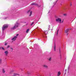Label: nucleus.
I'll use <instances>...</instances> for the list:
<instances>
[{
	"label": "nucleus",
	"mask_w": 76,
	"mask_h": 76,
	"mask_svg": "<svg viewBox=\"0 0 76 76\" xmlns=\"http://www.w3.org/2000/svg\"><path fill=\"white\" fill-rule=\"evenodd\" d=\"M32 11H31V12H30V15H29V16H31L32 15Z\"/></svg>",
	"instance_id": "nucleus-14"
},
{
	"label": "nucleus",
	"mask_w": 76,
	"mask_h": 76,
	"mask_svg": "<svg viewBox=\"0 0 76 76\" xmlns=\"http://www.w3.org/2000/svg\"><path fill=\"white\" fill-rule=\"evenodd\" d=\"M11 51H13V48H11Z\"/></svg>",
	"instance_id": "nucleus-18"
},
{
	"label": "nucleus",
	"mask_w": 76,
	"mask_h": 76,
	"mask_svg": "<svg viewBox=\"0 0 76 76\" xmlns=\"http://www.w3.org/2000/svg\"><path fill=\"white\" fill-rule=\"evenodd\" d=\"M46 37V38H47V37L46 36V37Z\"/></svg>",
	"instance_id": "nucleus-29"
},
{
	"label": "nucleus",
	"mask_w": 76,
	"mask_h": 76,
	"mask_svg": "<svg viewBox=\"0 0 76 76\" xmlns=\"http://www.w3.org/2000/svg\"><path fill=\"white\" fill-rule=\"evenodd\" d=\"M49 28H50V26H49Z\"/></svg>",
	"instance_id": "nucleus-32"
},
{
	"label": "nucleus",
	"mask_w": 76,
	"mask_h": 76,
	"mask_svg": "<svg viewBox=\"0 0 76 76\" xmlns=\"http://www.w3.org/2000/svg\"><path fill=\"white\" fill-rule=\"evenodd\" d=\"M10 47V46L9 45H8L7 47V48H8Z\"/></svg>",
	"instance_id": "nucleus-21"
},
{
	"label": "nucleus",
	"mask_w": 76,
	"mask_h": 76,
	"mask_svg": "<svg viewBox=\"0 0 76 76\" xmlns=\"http://www.w3.org/2000/svg\"><path fill=\"white\" fill-rule=\"evenodd\" d=\"M51 60V58H49V61H50Z\"/></svg>",
	"instance_id": "nucleus-22"
},
{
	"label": "nucleus",
	"mask_w": 76,
	"mask_h": 76,
	"mask_svg": "<svg viewBox=\"0 0 76 76\" xmlns=\"http://www.w3.org/2000/svg\"><path fill=\"white\" fill-rule=\"evenodd\" d=\"M7 27H8V25L7 24H5L3 25L2 28V31H3V32H4L3 31H4L5 29H6Z\"/></svg>",
	"instance_id": "nucleus-1"
},
{
	"label": "nucleus",
	"mask_w": 76,
	"mask_h": 76,
	"mask_svg": "<svg viewBox=\"0 0 76 76\" xmlns=\"http://www.w3.org/2000/svg\"><path fill=\"white\" fill-rule=\"evenodd\" d=\"M69 31V29H67L65 31V33H67Z\"/></svg>",
	"instance_id": "nucleus-11"
},
{
	"label": "nucleus",
	"mask_w": 76,
	"mask_h": 76,
	"mask_svg": "<svg viewBox=\"0 0 76 76\" xmlns=\"http://www.w3.org/2000/svg\"><path fill=\"white\" fill-rule=\"evenodd\" d=\"M7 43H5V45H7Z\"/></svg>",
	"instance_id": "nucleus-23"
},
{
	"label": "nucleus",
	"mask_w": 76,
	"mask_h": 76,
	"mask_svg": "<svg viewBox=\"0 0 76 76\" xmlns=\"http://www.w3.org/2000/svg\"><path fill=\"white\" fill-rule=\"evenodd\" d=\"M1 47H0V49H1Z\"/></svg>",
	"instance_id": "nucleus-27"
},
{
	"label": "nucleus",
	"mask_w": 76,
	"mask_h": 76,
	"mask_svg": "<svg viewBox=\"0 0 76 76\" xmlns=\"http://www.w3.org/2000/svg\"><path fill=\"white\" fill-rule=\"evenodd\" d=\"M54 3H55V2H54Z\"/></svg>",
	"instance_id": "nucleus-36"
},
{
	"label": "nucleus",
	"mask_w": 76,
	"mask_h": 76,
	"mask_svg": "<svg viewBox=\"0 0 76 76\" xmlns=\"http://www.w3.org/2000/svg\"><path fill=\"white\" fill-rule=\"evenodd\" d=\"M34 22H33L31 23V26H32V25H33V24H34Z\"/></svg>",
	"instance_id": "nucleus-19"
},
{
	"label": "nucleus",
	"mask_w": 76,
	"mask_h": 76,
	"mask_svg": "<svg viewBox=\"0 0 76 76\" xmlns=\"http://www.w3.org/2000/svg\"><path fill=\"white\" fill-rule=\"evenodd\" d=\"M1 63V59H0V64Z\"/></svg>",
	"instance_id": "nucleus-17"
},
{
	"label": "nucleus",
	"mask_w": 76,
	"mask_h": 76,
	"mask_svg": "<svg viewBox=\"0 0 76 76\" xmlns=\"http://www.w3.org/2000/svg\"><path fill=\"white\" fill-rule=\"evenodd\" d=\"M64 16H66V14H64Z\"/></svg>",
	"instance_id": "nucleus-25"
},
{
	"label": "nucleus",
	"mask_w": 76,
	"mask_h": 76,
	"mask_svg": "<svg viewBox=\"0 0 76 76\" xmlns=\"http://www.w3.org/2000/svg\"><path fill=\"white\" fill-rule=\"evenodd\" d=\"M18 25H19V23H17L13 27H12L11 28V29H16V28H17L18 26Z\"/></svg>",
	"instance_id": "nucleus-3"
},
{
	"label": "nucleus",
	"mask_w": 76,
	"mask_h": 76,
	"mask_svg": "<svg viewBox=\"0 0 76 76\" xmlns=\"http://www.w3.org/2000/svg\"><path fill=\"white\" fill-rule=\"evenodd\" d=\"M58 29L57 31V32H56V35H57L58 34Z\"/></svg>",
	"instance_id": "nucleus-16"
},
{
	"label": "nucleus",
	"mask_w": 76,
	"mask_h": 76,
	"mask_svg": "<svg viewBox=\"0 0 76 76\" xmlns=\"http://www.w3.org/2000/svg\"><path fill=\"white\" fill-rule=\"evenodd\" d=\"M27 74L29 75H30V72H27Z\"/></svg>",
	"instance_id": "nucleus-20"
},
{
	"label": "nucleus",
	"mask_w": 76,
	"mask_h": 76,
	"mask_svg": "<svg viewBox=\"0 0 76 76\" xmlns=\"http://www.w3.org/2000/svg\"><path fill=\"white\" fill-rule=\"evenodd\" d=\"M31 5H35V6H38V4H35L34 3H33L31 4Z\"/></svg>",
	"instance_id": "nucleus-6"
},
{
	"label": "nucleus",
	"mask_w": 76,
	"mask_h": 76,
	"mask_svg": "<svg viewBox=\"0 0 76 76\" xmlns=\"http://www.w3.org/2000/svg\"><path fill=\"white\" fill-rule=\"evenodd\" d=\"M8 51H6L5 52V54L6 55V56H7V54H8Z\"/></svg>",
	"instance_id": "nucleus-7"
},
{
	"label": "nucleus",
	"mask_w": 76,
	"mask_h": 76,
	"mask_svg": "<svg viewBox=\"0 0 76 76\" xmlns=\"http://www.w3.org/2000/svg\"><path fill=\"white\" fill-rule=\"evenodd\" d=\"M63 21L62 22V23H63Z\"/></svg>",
	"instance_id": "nucleus-34"
},
{
	"label": "nucleus",
	"mask_w": 76,
	"mask_h": 76,
	"mask_svg": "<svg viewBox=\"0 0 76 76\" xmlns=\"http://www.w3.org/2000/svg\"><path fill=\"white\" fill-rule=\"evenodd\" d=\"M70 6H72V4H71Z\"/></svg>",
	"instance_id": "nucleus-30"
},
{
	"label": "nucleus",
	"mask_w": 76,
	"mask_h": 76,
	"mask_svg": "<svg viewBox=\"0 0 76 76\" xmlns=\"http://www.w3.org/2000/svg\"><path fill=\"white\" fill-rule=\"evenodd\" d=\"M44 32L45 34H47L48 33V31H44Z\"/></svg>",
	"instance_id": "nucleus-9"
},
{
	"label": "nucleus",
	"mask_w": 76,
	"mask_h": 76,
	"mask_svg": "<svg viewBox=\"0 0 76 76\" xmlns=\"http://www.w3.org/2000/svg\"><path fill=\"white\" fill-rule=\"evenodd\" d=\"M18 35H19V34H17L16 35V36L14 37L12 39V41H15L16 39V38H17V36H18Z\"/></svg>",
	"instance_id": "nucleus-4"
},
{
	"label": "nucleus",
	"mask_w": 76,
	"mask_h": 76,
	"mask_svg": "<svg viewBox=\"0 0 76 76\" xmlns=\"http://www.w3.org/2000/svg\"><path fill=\"white\" fill-rule=\"evenodd\" d=\"M56 22H58L59 23H61V19L60 18H58L56 19Z\"/></svg>",
	"instance_id": "nucleus-2"
},
{
	"label": "nucleus",
	"mask_w": 76,
	"mask_h": 76,
	"mask_svg": "<svg viewBox=\"0 0 76 76\" xmlns=\"http://www.w3.org/2000/svg\"><path fill=\"white\" fill-rule=\"evenodd\" d=\"M43 67H45V68H47V67H48V66L46 65H44Z\"/></svg>",
	"instance_id": "nucleus-8"
},
{
	"label": "nucleus",
	"mask_w": 76,
	"mask_h": 76,
	"mask_svg": "<svg viewBox=\"0 0 76 76\" xmlns=\"http://www.w3.org/2000/svg\"><path fill=\"white\" fill-rule=\"evenodd\" d=\"M61 74V72H58V75L57 76H59Z\"/></svg>",
	"instance_id": "nucleus-10"
},
{
	"label": "nucleus",
	"mask_w": 76,
	"mask_h": 76,
	"mask_svg": "<svg viewBox=\"0 0 76 76\" xmlns=\"http://www.w3.org/2000/svg\"><path fill=\"white\" fill-rule=\"evenodd\" d=\"M29 31V29H28L26 31V33H28Z\"/></svg>",
	"instance_id": "nucleus-12"
},
{
	"label": "nucleus",
	"mask_w": 76,
	"mask_h": 76,
	"mask_svg": "<svg viewBox=\"0 0 76 76\" xmlns=\"http://www.w3.org/2000/svg\"><path fill=\"white\" fill-rule=\"evenodd\" d=\"M68 69H69V66L68 67Z\"/></svg>",
	"instance_id": "nucleus-28"
},
{
	"label": "nucleus",
	"mask_w": 76,
	"mask_h": 76,
	"mask_svg": "<svg viewBox=\"0 0 76 76\" xmlns=\"http://www.w3.org/2000/svg\"><path fill=\"white\" fill-rule=\"evenodd\" d=\"M54 51H56V45L55 44H54Z\"/></svg>",
	"instance_id": "nucleus-13"
},
{
	"label": "nucleus",
	"mask_w": 76,
	"mask_h": 76,
	"mask_svg": "<svg viewBox=\"0 0 76 76\" xmlns=\"http://www.w3.org/2000/svg\"><path fill=\"white\" fill-rule=\"evenodd\" d=\"M30 12V10H28V11L27 12L28 13V12Z\"/></svg>",
	"instance_id": "nucleus-26"
},
{
	"label": "nucleus",
	"mask_w": 76,
	"mask_h": 76,
	"mask_svg": "<svg viewBox=\"0 0 76 76\" xmlns=\"http://www.w3.org/2000/svg\"><path fill=\"white\" fill-rule=\"evenodd\" d=\"M2 72L4 73H5V71L4 70V69H3L2 70Z\"/></svg>",
	"instance_id": "nucleus-15"
},
{
	"label": "nucleus",
	"mask_w": 76,
	"mask_h": 76,
	"mask_svg": "<svg viewBox=\"0 0 76 76\" xmlns=\"http://www.w3.org/2000/svg\"><path fill=\"white\" fill-rule=\"evenodd\" d=\"M17 75H19V74L18 73H14L12 76H17Z\"/></svg>",
	"instance_id": "nucleus-5"
},
{
	"label": "nucleus",
	"mask_w": 76,
	"mask_h": 76,
	"mask_svg": "<svg viewBox=\"0 0 76 76\" xmlns=\"http://www.w3.org/2000/svg\"><path fill=\"white\" fill-rule=\"evenodd\" d=\"M2 50H4V48H3V47L2 48Z\"/></svg>",
	"instance_id": "nucleus-24"
},
{
	"label": "nucleus",
	"mask_w": 76,
	"mask_h": 76,
	"mask_svg": "<svg viewBox=\"0 0 76 76\" xmlns=\"http://www.w3.org/2000/svg\"><path fill=\"white\" fill-rule=\"evenodd\" d=\"M66 69H65V71H66Z\"/></svg>",
	"instance_id": "nucleus-33"
},
{
	"label": "nucleus",
	"mask_w": 76,
	"mask_h": 76,
	"mask_svg": "<svg viewBox=\"0 0 76 76\" xmlns=\"http://www.w3.org/2000/svg\"><path fill=\"white\" fill-rule=\"evenodd\" d=\"M49 12H48V13H49Z\"/></svg>",
	"instance_id": "nucleus-35"
},
{
	"label": "nucleus",
	"mask_w": 76,
	"mask_h": 76,
	"mask_svg": "<svg viewBox=\"0 0 76 76\" xmlns=\"http://www.w3.org/2000/svg\"><path fill=\"white\" fill-rule=\"evenodd\" d=\"M56 2H55V4H56Z\"/></svg>",
	"instance_id": "nucleus-31"
}]
</instances>
